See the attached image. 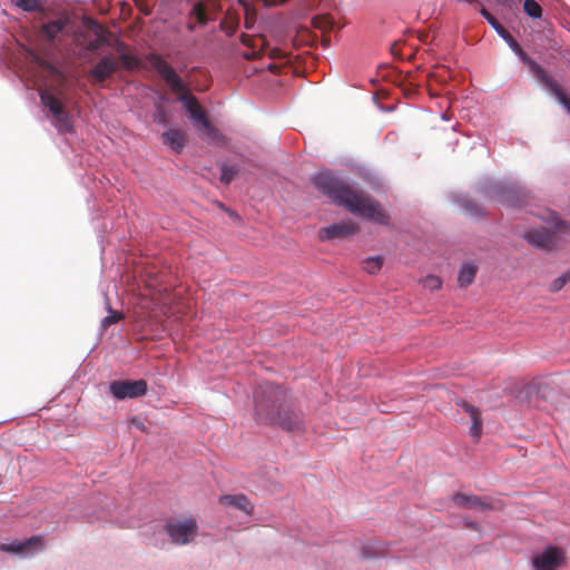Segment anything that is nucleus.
Listing matches in <instances>:
<instances>
[{"instance_id":"obj_3","label":"nucleus","mask_w":570,"mask_h":570,"mask_svg":"<svg viewBox=\"0 0 570 570\" xmlns=\"http://www.w3.org/2000/svg\"><path fill=\"white\" fill-rule=\"evenodd\" d=\"M146 59L167 82L170 89L179 95L178 100L188 111L190 119L199 122L209 137L216 138L218 131L208 120L206 112L199 105L197 98L188 90L175 69L158 53H148Z\"/></svg>"},{"instance_id":"obj_29","label":"nucleus","mask_w":570,"mask_h":570,"mask_svg":"<svg viewBox=\"0 0 570 570\" xmlns=\"http://www.w3.org/2000/svg\"><path fill=\"white\" fill-rule=\"evenodd\" d=\"M313 26L322 31H325L332 28V21L326 16H318L313 19Z\"/></svg>"},{"instance_id":"obj_2","label":"nucleus","mask_w":570,"mask_h":570,"mask_svg":"<svg viewBox=\"0 0 570 570\" xmlns=\"http://www.w3.org/2000/svg\"><path fill=\"white\" fill-rule=\"evenodd\" d=\"M256 420L263 424L278 425L289 433L305 432L303 413L289 409L286 391L266 382L254 392Z\"/></svg>"},{"instance_id":"obj_31","label":"nucleus","mask_w":570,"mask_h":570,"mask_svg":"<svg viewBox=\"0 0 570 570\" xmlns=\"http://www.w3.org/2000/svg\"><path fill=\"white\" fill-rule=\"evenodd\" d=\"M514 196H515V191L514 189H509L507 191V196H502V203L503 204H507V205H510V206H515L517 205V202H514Z\"/></svg>"},{"instance_id":"obj_20","label":"nucleus","mask_w":570,"mask_h":570,"mask_svg":"<svg viewBox=\"0 0 570 570\" xmlns=\"http://www.w3.org/2000/svg\"><path fill=\"white\" fill-rule=\"evenodd\" d=\"M481 14L490 23V26L503 38L508 39L510 32L495 19L485 8L481 9Z\"/></svg>"},{"instance_id":"obj_19","label":"nucleus","mask_w":570,"mask_h":570,"mask_svg":"<svg viewBox=\"0 0 570 570\" xmlns=\"http://www.w3.org/2000/svg\"><path fill=\"white\" fill-rule=\"evenodd\" d=\"M476 274V267L473 264L466 263L464 264L458 276V282L461 287H466L473 283Z\"/></svg>"},{"instance_id":"obj_18","label":"nucleus","mask_w":570,"mask_h":570,"mask_svg":"<svg viewBox=\"0 0 570 570\" xmlns=\"http://www.w3.org/2000/svg\"><path fill=\"white\" fill-rule=\"evenodd\" d=\"M125 45L120 42L118 45V51H120L119 58V66L122 65V67L127 70H134L140 67V60L135 55L125 52Z\"/></svg>"},{"instance_id":"obj_12","label":"nucleus","mask_w":570,"mask_h":570,"mask_svg":"<svg viewBox=\"0 0 570 570\" xmlns=\"http://www.w3.org/2000/svg\"><path fill=\"white\" fill-rule=\"evenodd\" d=\"M240 40L244 46L252 50L250 53H246L245 57L247 59H257L265 51L268 42L263 35H245L243 33Z\"/></svg>"},{"instance_id":"obj_1","label":"nucleus","mask_w":570,"mask_h":570,"mask_svg":"<svg viewBox=\"0 0 570 570\" xmlns=\"http://www.w3.org/2000/svg\"><path fill=\"white\" fill-rule=\"evenodd\" d=\"M312 183L336 205L344 206L350 213L370 222L387 226L390 216L372 196L354 189L331 171H321L313 176Z\"/></svg>"},{"instance_id":"obj_16","label":"nucleus","mask_w":570,"mask_h":570,"mask_svg":"<svg viewBox=\"0 0 570 570\" xmlns=\"http://www.w3.org/2000/svg\"><path fill=\"white\" fill-rule=\"evenodd\" d=\"M67 19L59 18L41 26L40 35L49 42H52L55 38L65 29L67 26Z\"/></svg>"},{"instance_id":"obj_35","label":"nucleus","mask_w":570,"mask_h":570,"mask_svg":"<svg viewBox=\"0 0 570 570\" xmlns=\"http://www.w3.org/2000/svg\"><path fill=\"white\" fill-rule=\"evenodd\" d=\"M466 527L471 528V529H474V530H479V524L476 522H466Z\"/></svg>"},{"instance_id":"obj_25","label":"nucleus","mask_w":570,"mask_h":570,"mask_svg":"<svg viewBox=\"0 0 570 570\" xmlns=\"http://www.w3.org/2000/svg\"><path fill=\"white\" fill-rule=\"evenodd\" d=\"M238 170L234 166H228L223 164L220 166V181L225 185H228L236 177Z\"/></svg>"},{"instance_id":"obj_28","label":"nucleus","mask_w":570,"mask_h":570,"mask_svg":"<svg viewBox=\"0 0 570 570\" xmlns=\"http://www.w3.org/2000/svg\"><path fill=\"white\" fill-rule=\"evenodd\" d=\"M12 3L27 12H32L38 9V2L36 0H12Z\"/></svg>"},{"instance_id":"obj_4","label":"nucleus","mask_w":570,"mask_h":570,"mask_svg":"<svg viewBox=\"0 0 570 570\" xmlns=\"http://www.w3.org/2000/svg\"><path fill=\"white\" fill-rule=\"evenodd\" d=\"M40 99L45 107H47L53 117V125L61 132L70 131L72 128V120L65 106L53 94L43 90L40 92Z\"/></svg>"},{"instance_id":"obj_17","label":"nucleus","mask_w":570,"mask_h":570,"mask_svg":"<svg viewBox=\"0 0 570 570\" xmlns=\"http://www.w3.org/2000/svg\"><path fill=\"white\" fill-rule=\"evenodd\" d=\"M41 538L32 537L26 541H13L12 543H3L0 546L1 551L23 553L28 552L32 546L40 544Z\"/></svg>"},{"instance_id":"obj_32","label":"nucleus","mask_w":570,"mask_h":570,"mask_svg":"<svg viewBox=\"0 0 570 570\" xmlns=\"http://www.w3.org/2000/svg\"><path fill=\"white\" fill-rule=\"evenodd\" d=\"M130 426H134L142 432H146V426L142 422V420L138 416H132L129 421Z\"/></svg>"},{"instance_id":"obj_26","label":"nucleus","mask_w":570,"mask_h":570,"mask_svg":"<svg viewBox=\"0 0 570 570\" xmlns=\"http://www.w3.org/2000/svg\"><path fill=\"white\" fill-rule=\"evenodd\" d=\"M153 120L159 125L168 124V114L166 108L161 104H156Z\"/></svg>"},{"instance_id":"obj_34","label":"nucleus","mask_w":570,"mask_h":570,"mask_svg":"<svg viewBox=\"0 0 570 570\" xmlns=\"http://www.w3.org/2000/svg\"><path fill=\"white\" fill-rule=\"evenodd\" d=\"M269 56H271L272 58H278V57H281V50H279V49L274 48V49L271 51Z\"/></svg>"},{"instance_id":"obj_8","label":"nucleus","mask_w":570,"mask_h":570,"mask_svg":"<svg viewBox=\"0 0 570 570\" xmlns=\"http://www.w3.org/2000/svg\"><path fill=\"white\" fill-rule=\"evenodd\" d=\"M522 236L530 245L542 250H552L558 243L557 234L546 227L528 228Z\"/></svg>"},{"instance_id":"obj_33","label":"nucleus","mask_w":570,"mask_h":570,"mask_svg":"<svg viewBox=\"0 0 570 570\" xmlns=\"http://www.w3.org/2000/svg\"><path fill=\"white\" fill-rule=\"evenodd\" d=\"M262 1H263L264 6L272 7V6L284 3L286 0H262Z\"/></svg>"},{"instance_id":"obj_36","label":"nucleus","mask_w":570,"mask_h":570,"mask_svg":"<svg viewBox=\"0 0 570 570\" xmlns=\"http://www.w3.org/2000/svg\"><path fill=\"white\" fill-rule=\"evenodd\" d=\"M186 27H187V30L190 32H193L195 30V23L189 22V23H187Z\"/></svg>"},{"instance_id":"obj_30","label":"nucleus","mask_w":570,"mask_h":570,"mask_svg":"<svg viewBox=\"0 0 570 570\" xmlns=\"http://www.w3.org/2000/svg\"><path fill=\"white\" fill-rule=\"evenodd\" d=\"M569 281H570V273H566V274L561 275L560 277L556 278L551 283L550 291L559 292Z\"/></svg>"},{"instance_id":"obj_13","label":"nucleus","mask_w":570,"mask_h":570,"mask_svg":"<svg viewBox=\"0 0 570 570\" xmlns=\"http://www.w3.org/2000/svg\"><path fill=\"white\" fill-rule=\"evenodd\" d=\"M163 142L175 153H181L186 144V134L179 129H169L161 135Z\"/></svg>"},{"instance_id":"obj_5","label":"nucleus","mask_w":570,"mask_h":570,"mask_svg":"<svg viewBox=\"0 0 570 570\" xmlns=\"http://www.w3.org/2000/svg\"><path fill=\"white\" fill-rule=\"evenodd\" d=\"M167 534L177 544H187L194 540L198 525L195 519L189 518L177 522H168Z\"/></svg>"},{"instance_id":"obj_14","label":"nucleus","mask_w":570,"mask_h":570,"mask_svg":"<svg viewBox=\"0 0 570 570\" xmlns=\"http://www.w3.org/2000/svg\"><path fill=\"white\" fill-rule=\"evenodd\" d=\"M219 503L235 507L248 515L253 514L254 511V505L245 494L223 495L219 498Z\"/></svg>"},{"instance_id":"obj_21","label":"nucleus","mask_w":570,"mask_h":570,"mask_svg":"<svg viewBox=\"0 0 570 570\" xmlns=\"http://www.w3.org/2000/svg\"><path fill=\"white\" fill-rule=\"evenodd\" d=\"M383 265V258L381 256L367 257L363 261V269L368 274H376Z\"/></svg>"},{"instance_id":"obj_23","label":"nucleus","mask_w":570,"mask_h":570,"mask_svg":"<svg viewBox=\"0 0 570 570\" xmlns=\"http://www.w3.org/2000/svg\"><path fill=\"white\" fill-rule=\"evenodd\" d=\"M523 10L529 17L533 19L541 18L542 16V8L534 0H524Z\"/></svg>"},{"instance_id":"obj_15","label":"nucleus","mask_w":570,"mask_h":570,"mask_svg":"<svg viewBox=\"0 0 570 570\" xmlns=\"http://www.w3.org/2000/svg\"><path fill=\"white\" fill-rule=\"evenodd\" d=\"M459 405L469 414L472 421L470 429L471 435L475 439H479L482 433V419L480 410L465 401L460 402Z\"/></svg>"},{"instance_id":"obj_22","label":"nucleus","mask_w":570,"mask_h":570,"mask_svg":"<svg viewBox=\"0 0 570 570\" xmlns=\"http://www.w3.org/2000/svg\"><path fill=\"white\" fill-rule=\"evenodd\" d=\"M190 16L195 17L197 22L202 26L206 24L208 21L207 13H206V7L203 1H198L194 4Z\"/></svg>"},{"instance_id":"obj_10","label":"nucleus","mask_w":570,"mask_h":570,"mask_svg":"<svg viewBox=\"0 0 570 570\" xmlns=\"http://www.w3.org/2000/svg\"><path fill=\"white\" fill-rule=\"evenodd\" d=\"M453 502L458 507L473 510H491L494 509V504L488 497H478L475 494L456 493L452 498Z\"/></svg>"},{"instance_id":"obj_7","label":"nucleus","mask_w":570,"mask_h":570,"mask_svg":"<svg viewBox=\"0 0 570 570\" xmlns=\"http://www.w3.org/2000/svg\"><path fill=\"white\" fill-rule=\"evenodd\" d=\"M109 391L117 400L136 399L147 393V382L145 380L114 381L109 385Z\"/></svg>"},{"instance_id":"obj_27","label":"nucleus","mask_w":570,"mask_h":570,"mask_svg":"<svg viewBox=\"0 0 570 570\" xmlns=\"http://www.w3.org/2000/svg\"><path fill=\"white\" fill-rule=\"evenodd\" d=\"M424 288H428L430 291H436L441 288L442 281L439 276L435 275H428L421 281Z\"/></svg>"},{"instance_id":"obj_11","label":"nucleus","mask_w":570,"mask_h":570,"mask_svg":"<svg viewBox=\"0 0 570 570\" xmlns=\"http://www.w3.org/2000/svg\"><path fill=\"white\" fill-rule=\"evenodd\" d=\"M119 60L112 55L104 56L98 63L90 70V76L97 82H104L112 73L118 71Z\"/></svg>"},{"instance_id":"obj_24","label":"nucleus","mask_w":570,"mask_h":570,"mask_svg":"<svg viewBox=\"0 0 570 570\" xmlns=\"http://www.w3.org/2000/svg\"><path fill=\"white\" fill-rule=\"evenodd\" d=\"M107 309L109 312V315L104 317L101 320V327L104 330H106L107 327H109L111 324H115L121 320H124L125 315L121 313V312H117V311H114L110 305L108 304L107 305Z\"/></svg>"},{"instance_id":"obj_9","label":"nucleus","mask_w":570,"mask_h":570,"mask_svg":"<svg viewBox=\"0 0 570 570\" xmlns=\"http://www.w3.org/2000/svg\"><path fill=\"white\" fill-rule=\"evenodd\" d=\"M360 230L358 225L352 219L342 220L322 227L318 230V237L322 240H331L334 238H345L357 234Z\"/></svg>"},{"instance_id":"obj_6","label":"nucleus","mask_w":570,"mask_h":570,"mask_svg":"<svg viewBox=\"0 0 570 570\" xmlns=\"http://www.w3.org/2000/svg\"><path fill=\"white\" fill-rule=\"evenodd\" d=\"M566 562V553L558 547H548L533 556L531 563L534 570H558Z\"/></svg>"}]
</instances>
